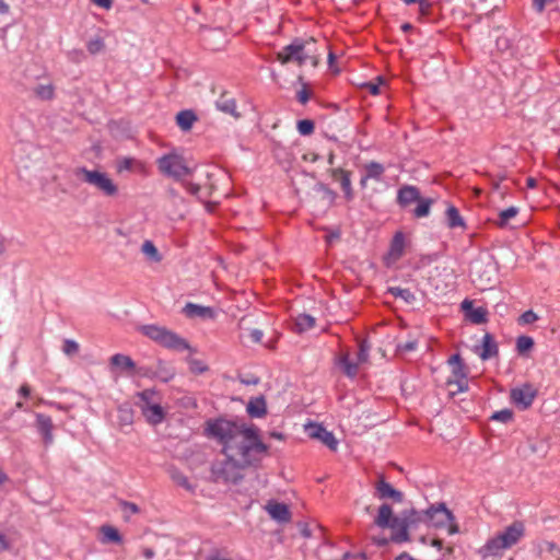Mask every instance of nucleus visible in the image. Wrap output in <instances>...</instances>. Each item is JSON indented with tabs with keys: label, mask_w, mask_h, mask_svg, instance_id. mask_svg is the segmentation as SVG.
Instances as JSON below:
<instances>
[{
	"label": "nucleus",
	"mask_w": 560,
	"mask_h": 560,
	"mask_svg": "<svg viewBox=\"0 0 560 560\" xmlns=\"http://www.w3.org/2000/svg\"><path fill=\"white\" fill-rule=\"evenodd\" d=\"M513 418V412L509 409L497 411L492 415L491 419L503 423L510 422Z\"/></svg>",
	"instance_id": "a19ab883"
},
{
	"label": "nucleus",
	"mask_w": 560,
	"mask_h": 560,
	"mask_svg": "<svg viewBox=\"0 0 560 560\" xmlns=\"http://www.w3.org/2000/svg\"><path fill=\"white\" fill-rule=\"evenodd\" d=\"M396 560H415V559L410 555L405 552V553L399 555L396 558Z\"/></svg>",
	"instance_id": "774afa93"
},
{
	"label": "nucleus",
	"mask_w": 560,
	"mask_h": 560,
	"mask_svg": "<svg viewBox=\"0 0 560 560\" xmlns=\"http://www.w3.org/2000/svg\"><path fill=\"white\" fill-rule=\"evenodd\" d=\"M266 510L269 513V515L278 522L290 521V517H291L290 511H289L288 506L283 503H277V502L269 503L266 506Z\"/></svg>",
	"instance_id": "aec40b11"
},
{
	"label": "nucleus",
	"mask_w": 560,
	"mask_h": 560,
	"mask_svg": "<svg viewBox=\"0 0 560 560\" xmlns=\"http://www.w3.org/2000/svg\"><path fill=\"white\" fill-rule=\"evenodd\" d=\"M453 377H454V382L458 385L459 390H464V386L467 385V381H466L467 374L465 372L464 364L454 366Z\"/></svg>",
	"instance_id": "f704fd0d"
},
{
	"label": "nucleus",
	"mask_w": 560,
	"mask_h": 560,
	"mask_svg": "<svg viewBox=\"0 0 560 560\" xmlns=\"http://www.w3.org/2000/svg\"><path fill=\"white\" fill-rule=\"evenodd\" d=\"M298 100H299V102L301 104H305L310 100L308 92L305 89L299 91L298 92Z\"/></svg>",
	"instance_id": "bf43d9fd"
},
{
	"label": "nucleus",
	"mask_w": 560,
	"mask_h": 560,
	"mask_svg": "<svg viewBox=\"0 0 560 560\" xmlns=\"http://www.w3.org/2000/svg\"><path fill=\"white\" fill-rule=\"evenodd\" d=\"M315 326V318L307 314H300L295 318V327L299 332L308 330Z\"/></svg>",
	"instance_id": "473e14b6"
},
{
	"label": "nucleus",
	"mask_w": 560,
	"mask_h": 560,
	"mask_svg": "<svg viewBox=\"0 0 560 560\" xmlns=\"http://www.w3.org/2000/svg\"><path fill=\"white\" fill-rule=\"evenodd\" d=\"M338 364L342 369L343 373L349 377H354L358 374L359 362L353 363L349 360L348 354H343L339 358Z\"/></svg>",
	"instance_id": "2f4dec72"
},
{
	"label": "nucleus",
	"mask_w": 560,
	"mask_h": 560,
	"mask_svg": "<svg viewBox=\"0 0 560 560\" xmlns=\"http://www.w3.org/2000/svg\"><path fill=\"white\" fill-rule=\"evenodd\" d=\"M299 528H300V534L304 537V538H310L312 537L313 533H312V529L310 527L308 524H305V523H300L299 524Z\"/></svg>",
	"instance_id": "5fc2aeb1"
},
{
	"label": "nucleus",
	"mask_w": 560,
	"mask_h": 560,
	"mask_svg": "<svg viewBox=\"0 0 560 560\" xmlns=\"http://www.w3.org/2000/svg\"><path fill=\"white\" fill-rule=\"evenodd\" d=\"M249 336L253 342L258 343L261 341L264 334L259 329H252Z\"/></svg>",
	"instance_id": "6e6d98bb"
},
{
	"label": "nucleus",
	"mask_w": 560,
	"mask_h": 560,
	"mask_svg": "<svg viewBox=\"0 0 560 560\" xmlns=\"http://www.w3.org/2000/svg\"><path fill=\"white\" fill-rule=\"evenodd\" d=\"M246 409L250 417L260 418L266 415V401L262 397L253 398Z\"/></svg>",
	"instance_id": "cd10ccee"
},
{
	"label": "nucleus",
	"mask_w": 560,
	"mask_h": 560,
	"mask_svg": "<svg viewBox=\"0 0 560 560\" xmlns=\"http://www.w3.org/2000/svg\"><path fill=\"white\" fill-rule=\"evenodd\" d=\"M36 427H37L38 432L42 434L45 444H50L54 440V435H52L54 424H52L51 418L46 415H43V413H37L36 415Z\"/></svg>",
	"instance_id": "dca6fc26"
},
{
	"label": "nucleus",
	"mask_w": 560,
	"mask_h": 560,
	"mask_svg": "<svg viewBox=\"0 0 560 560\" xmlns=\"http://www.w3.org/2000/svg\"><path fill=\"white\" fill-rule=\"evenodd\" d=\"M369 346H366L365 342H361L360 343V350H359V353H358V362L359 363H362V362H365L368 360V357H369Z\"/></svg>",
	"instance_id": "de8ad7c7"
},
{
	"label": "nucleus",
	"mask_w": 560,
	"mask_h": 560,
	"mask_svg": "<svg viewBox=\"0 0 560 560\" xmlns=\"http://www.w3.org/2000/svg\"><path fill=\"white\" fill-rule=\"evenodd\" d=\"M55 85L50 82L39 83L33 88V94L42 101H51L55 97Z\"/></svg>",
	"instance_id": "393cba45"
},
{
	"label": "nucleus",
	"mask_w": 560,
	"mask_h": 560,
	"mask_svg": "<svg viewBox=\"0 0 560 560\" xmlns=\"http://www.w3.org/2000/svg\"><path fill=\"white\" fill-rule=\"evenodd\" d=\"M432 205V199H421L418 200V206L416 207L413 214L417 218L427 217L430 213V208Z\"/></svg>",
	"instance_id": "c9c22d12"
},
{
	"label": "nucleus",
	"mask_w": 560,
	"mask_h": 560,
	"mask_svg": "<svg viewBox=\"0 0 560 560\" xmlns=\"http://www.w3.org/2000/svg\"><path fill=\"white\" fill-rule=\"evenodd\" d=\"M537 319L538 316L536 313H534L533 311H526L521 315L518 322L520 324L528 325L535 323Z\"/></svg>",
	"instance_id": "c03bdc74"
},
{
	"label": "nucleus",
	"mask_w": 560,
	"mask_h": 560,
	"mask_svg": "<svg viewBox=\"0 0 560 560\" xmlns=\"http://www.w3.org/2000/svg\"><path fill=\"white\" fill-rule=\"evenodd\" d=\"M462 308L466 311V315L474 324H483L487 322L488 312L485 307H474L472 302L465 300L462 302Z\"/></svg>",
	"instance_id": "a211bd4d"
},
{
	"label": "nucleus",
	"mask_w": 560,
	"mask_h": 560,
	"mask_svg": "<svg viewBox=\"0 0 560 560\" xmlns=\"http://www.w3.org/2000/svg\"><path fill=\"white\" fill-rule=\"evenodd\" d=\"M116 172L121 174L124 172L145 173L144 162L130 156L119 158L116 161Z\"/></svg>",
	"instance_id": "4468645a"
},
{
	"label": "nucleus",
	"mask_w": 560,
	"mask_h": 560,
	"mask_svg": "<svg viewBox=\"0 0 560 560\" xmlns=\"http://www.w3.org/2000/svg\"><path fill=\"white\" fill-rule=\"evenodd\" d=\"M140 399L139 407L145 420L153 425L160 424L164 418L165 412L160 404L158 393L153 389H145L138 393Z\"/></svg>",
	"instance_id": "6e6552de"
},
{
	"label": "nucleus",
	"mask_w": 560,
	"mask_h": 560,
	"mask_svg": "<svg viewBox=\"0 0 560 560\" xmlns=\"http://www.w3.org/2000/svg\"><path fill=\"white\" fill-rule=\"evenodd\" d=\"M375 525L382 528H392L395 533L398 529V517L393 515V509L388 504H382L377 516L374 520Z\"/></svg>",
	"instance_id": "ddd939ff"
},
{
	"label": "nucleus",
	"mask_w": 560,
	"mask_h": 560,
	"mask_svg": "<svg viewBox=\"0 0 560 560\" xmlns=\"http://www.w3.org/2000/svg\"><path fill=\"white\" fill-rule=\"evenodd\" d=\"M380 499H393L395 502L402 501V493L396 490L390 483L381 478L375 486Z\"/></svg>",
	"instance_id": "f3484780"
},
{
	"label": "nucleus",
	"mask_w": 560,
	"mask_h": 560,
	"mask_svg": "<svg viewBox=\"0 0 560 560\" xmlns=\"http://www.w3.org/2000/svg\"><path fill=\"white\" fill-rule=\"evenodd\" d=\"M552 2L553 0H533V7L537 12H542L546 5Z\"/></svg>",
	"instance_id": "603ef678"
},
{
	"label": "nucleus",
	"mask_w": 560,
	"mask_h": 560,
	"mask_svg": "<svg viewBox=\"0 0 560 560\" xmlns=\"http://www.w3.org/2000/svg\"><path fill=\"white\" fill-rule=\"evenodd\" d=\"M431 546H432V547H435V548H438V549H442V547H443V540H442V539H439V538H434V539H432V541H431Z\"/></svg>",
	"instance_id": "338daca9"
},
{
	"label": "nucleus",
	"mask_w": 560,
	"mask_h": 560,
	"mask_svg": "<svg viewBox=\"0 0 560 560\" xmlns=\"http://www.w3.org/2000/svg\"><path fill=\"white\" fill-rule=\"evenodd\" d=\"M406 246V238L402 232L395 233L389 250L385 257V262L387 266H390L395 264L397 260H399L405 252Z\"/></svg>",
	"instance_id": "f8f14e48"
},
{
	"label": "nucleus",
	"mask_w": 560,
	"mask_h": 560,
	"mask_svg": "<svg viewBox=\"0 0 560 560\" xmlns=\"http://www.w3.org/2000/svg\"><path fill=\"white\" fill-rule=\"evenodd\" d=\"M142 553H143V557L147 559H152L155 555L154 550L151 548H144Z\"/></svg>",
	"instance_id": "0e129e2a"
},
{
	"label": "nucleus",
	"mask_w": 560,
	"mask_h": 560,
	"mask_svg": "<svg viewBox=\"0 0 560 560\" xmlns=\"http://www.w3.org/2000/svg\"><path fill=\"white\" fill-rule=\"evenodd\" d=\"M173 480L177 485H179V486H182V487H184L186 489H190L189 481H188V479L184 475H182V474H174L173 475Z\"/></svg>",
	"instance_id": "8fccbe9b"
},
{
	"label": "nucleus",
	"mask_w": 560,
	"mask_h": 560,
	"mask_svg": "<svg viewBox=\"0 0 560 560\" xmlns=\"http://www.w3.org/2000/svg\"><path fill=\"white\" fill-rule=\"evenodd\" d=\"M339 237H340V233L337 231V232H332L329 235H327L326 240H327L328 243H331L335 240H338Z\"/></svg>",
	"instance_id": "69168bd1"
},
{
	"label": "nucleus",
	"mask_w": 560,
	"mask_h": 560,
	"mask_svg": "<svg viewBox=\"0 0 560 560\" xmlns=\"http://www.w3.org/2000/svg\"><path fill=\"white\" fill-rule=\"evenodd\" d=\"M446 219H447V225L451 229H455V228L465 229L466 228L463 217L459 214V211L453 206L447 208Z\"/></svg>",
	"instance_id": "c756f323"
},
{
	"label": "nucleus",
	"mask_w": 560,
	"mask_h": 560,
	"mask_svg": "<svg viewBox=\"0 0 560 560\" xmlns=\"http://www.w3.org/2000/svg\"><path fill=\"white\" fill-rule=\"evenodd\" d=\"M304 431L308 438H311L313 440L320 441L329 450H331V451L337 450L338 441L336 440L335 435L332 434V432L327 431L322 424L307 423L304 427Z\"/></svg>",
	"instance_id": "9d476101"
},
{
	"label": "nucleus",
	"mask_w": 560,
	"mask_h": 560,
	"mask_svg": "<svg viewBox=\"0 0 560 560\" xmlns=\"http://www.w3.org/2000/svg\"><path fill=\"white\" fill-rule=\"evenodd\" d=\"M105 45L101 37L92 38L88 42L86 48L90 54L96 55L104 49Z\"/></svg>",
	"instance_id": "4c0bfd02"
},
{
	"label": "nucleus",
	"mask_w": 560,
	"mask_h": 560,
	"mask_svg": "<svg viewBox=\"0 0 560 560\" xmlns=\"http://www.w3.org/2000/svg\"><path fill=\"white\" fill-rule=\"evenodd\" d=\"M397 199L401 206H408L420 200V194L415 186H404L399 189Z\"/></svg>",
	"instance_id": "5701e85b"
},
{
	"label": "nucleus",
	"mask_w": 560,
	"mask_h": 560,
	"mask_svg": "<svg viewBox=\"0 0 560 560\" xmlns=\"http://www.w3.org/2000/svg\"><path fill=\"white\" fill-rule=\"evenodd\" d=\"M518 213L517 207H510L508 209H504L499 212L498 219L494 221V224L500 228L504 229L509 225L510 220L514 219Z\"/></svg>",
	"instance_id": "c85d7f7f"
},
{
	"label": "nucleus",
	"mask_w": 560,
	"mask_h": 560,
	"mask_svg": "<svg viewBox=\"0 0 560 560\" xmlns=\"http://www.w3.org/2000/svg\"><path fill=\"white\" fill-rule=\"evenodd\" d=\"M384 83V80L382 78H377L376 82H369L365 84V88L372 95H378L380 94V85Z\"/></svg>",
	"instance_id": "49530a36"
},
{
	"label": "nucleus",
	"mask_w": 560,
	"mask_h": 560,
	"mask_svg": "<svg viewBox=\"0 0 560 560\" xmlns=\"http://www.w3.org/2000/svg\"><path fill=\"white\" fill-rule=\"evenodd\" d=\"M80 346L75 340L66 339L63 341L62 351L66 355L72 357L79 352Z\"/></svg>",
	"instance_id": "58836bf2"
},
{
	"label": "nucleus",
	"mask_w": 560,
	"mask_h": 560,
	"mask_svg": "<svg viewBox=\"0 0 560 560\" xmlns=\"http://www.w3.org/2000/svg\"><path fill=\"white\" fill-rule=\"evenodd\" d=\"M11 549V542L9 538L0 532V552L8 551Z\"/></svg>",
	"instance_id": "3c124183"
},
{
	"label": "nucleus",
	"mask_w": 560,
	"mask_h": 560,
	"mask_svg": "<svg viewBox=\"0 0 560 560\" xmlns=\"http://www.w3.org/2000/svg\"><path fill=\"white\" fill-rule=\"evenodd\" d=\"M424 522L429 527L435 529L446 528L448 535H455L459 532L454 514L444 503L430 506L424 511Z\"/></svg>",
	"instance_id": "0eeeda50"
},
{
	"label": "nucleus",
	"mask_w": 560,
	"mask_h": 560,
	"mask_svg": "<svg viewBox=\"0 0 560 560\" xmlns=\"http://www.w3.org/2000/svg\"><path fill=\"white\" fill-rule=\"evenodd\" d=\"M184 313L187 317L212 318L214 315L211 307L201 306L194 303H187L184 307Z\"/></svg>",
	"instance_id": "4be33fe9"
},
{
	"label": "nucleus",
	"mask_w": 560,
	"mask_h": 560,
	"mask_svg": "<svg viewBox=\"0 0 560 560\" xmlns=\"http://www.w3.org/2000/svg\"><path fill=\"white\" fill-rule=\"evenodd\" d=\"M110 369H119L121 371H133L136 368L135 361L126 354L117 353L114 354L110 360Z\"/></svg>",
	"instance_id": "412c9836"
},
{
	"label": "nucleus",
	"mask_w": 560,
	"mask_h": 560,
	"mask_svg": "<svg viewBox=\"0 0 560 560\" xmlns=\"http://www.w3.org/2000/svg\"><path fill=\"white\" fill-rule=\"evenodd\" d=\"M100 530L102 534L101 541L103 544H107V542L121 544L122 542V537L116 527L110 526V525H103Z\"/></svg>",
	"instance_id": "a878e982"
},
{
	"label": "nucleus",
	"mask_w": 560,
	"mask_h": 560,
	"mask_svg": "<svg viewBox=\"0 0 560 560\" xmlns=\"http://www.w3.org/2000/svg\"><path fill=\"white\" fill-rule=\"evenodd\" d=\"M390 291L395 296H401L405 300H408V298L411 296L410 291L406 289L393 288Z\"/></svg>",
	"instance_id": "864d4df0"
},
{
	"label": "nucleus",
	"mask_w": 560,
	"mask_h": 560,
	"mask_svg": "<svg viewBox=\"0 0 560 560\" xmlns=\"http://www.w3.org/2000/svg\"><path fill=\"white\" fill-rule=\"evenodd\" d=\"M122 506H124L125 512L132 513V514H136L139 512V508L135 503L124 502Z\"/></svg>",
	"instance_id": "13d9d810"
},
{
	"label": "nucleus",
	"mask_w": 560,
	"mask_h": 560,
	"mask_svg": "<svg viewBox=\"0 0 560 560\" xmlns=\"http://www.w3.org/2000/svg\"><path fill=\"white\" fill-rule=\"evenodd\" d=\"M498 354V346L493 340L492 336L486 334L482 338L481 351L479 352V357L482 360H488Z\"/></svg>",
	"instance_id": "b1692460"
},
{
	"label": "nucleus",
	"mask_w": 560,
	"mask_h": 560,
	"mask_svg": "<svg viewBox=\"0 0 560 560\" xmlns=\"http://www.w3.org/2000/svg\"><path fill=\"white\" fill-rule=\"evenodd\" d=\"M140 332L164 348L175 351L189 349V345L184 338L166 327L144 325L140 327Z\"/></svg>",
	"instance_id": "39448f33"
},
{
	"label": "nucleus",
	"mask_w": 560,
	"mask_h": 560,
	"mask_svg": "<svg viewBox=\"0 0 560 560\" xmlns=\"http://www.w3.org/2000/svg\"><path fill=\"white\" fill-rule=\"evenodd\" d=\"M20 394L24 397H27L31 394V388L28 385L24 384L20 387Z\"/></svg>",
	"instance_id": "680f3d73"
},
{
	"label": "nucleus",
	"mask_w": 560,
	"mask_h": 560,
	"mask_svg": "<svg viewBox=\"0 0 560 560\" xmlns=\"http://www.w3.org/2000/svg\"><path fill=\"white\" fill-rule=\"evenodd\" d=\"M525 532V524L521 521H515L502 532L487 540V542L478 549V555L482 559L501 558L505 550L517 545L524 538Z\"/></svg>",
	"instance_id": "f03ea898"
},
{
	"label": "nucleus",
	"mask_w": 560,
	"mask_h": 560,
	"mask_svg": "<svg viewBox=\"0 0 560 560\" xmlns=\"http://www.w3.org/2000/svg\"><path fill=\"white\" fill-rule=\"evenodd\" d=\"M141 252L152 261H161V255L156 246L151 241H145L141 246Z\"/></svg>",
	"instance_id": "72a5a7b5"
},
{
	"label": "nucleus",
	"mask_w": 560,
	"mask_h": 560,
	"mask_svg": "<svg viewBox=\"0 0 560 560\" xmlns=\"http://www.w3.org/2000/svg\"><path fill=\"white\" fill-rule=\"evenodd\" d=\"M217 107L226 114L232 115L235 118L240 117V114L236 112V102L234 98L222 96L217 102Z\"/></svg>",
	"instance_id": "7c9ffc66"
},
{
	"label": "nucleus",
	"mask_w": 560,
	"mask_h": 560,
	"mask_svg": "<svg viewBox=\"0 0 560 560\" xmlns=\"http://www.w3.org/2000/svg\"><path fill=\"white\" fill-rule=\"evenodd\" d=\"M417 3L419 4V11L422 15H427L430 13L432 7L430 0H419Z\"/></svg>",
	"instance_id": "09e8293b"
},
{
	"label": "nucleus",
	"mask_w": 560,
	"mask_h": 560,
	"mask_svg": "<svg viewBox=\"0 0 560 560\" xmlns=\"http://www.w3.org/2000/svg\"><path fill=\"white\" fill-rule=\"evenodd\" d=\"M544 550L548 551L555 558H560V548L552 541L544 542Z\"/></svg>",
	"instance_id": "a18cd8bd"
},
{
	"label": "nucleus",
	"mask_w": 560,
	"mask_h": 560,
	"mask_svg": "<svg viewBox=\"0 0 560 560\" xmlns=\"http://www.w3.org/2000/svg\"><path fill=\"white\" fill-rule=\"evenodd\" d=\"M298 131L302 135V136H310L314 132V122L310 119H303V120H300L298 121Z\"/></svg>",
	"instance_id": "ea45409f"
},
{
	"label": "nucleus",
	"mask_w": 560,
	"mask_h": 560,
	"mask_svg": "<svg viewBox=\"0 0 560 560\" xmlns=\"http://www.w3.org/2000/svg\"><path fill=\"white\" fill-rule=\"evenodd\" d=\"M188 363L190 371L195 374H201L208 370V366L200 360L190 359Z\"/></svg>",
	"instance_id": "79ce46f5"
},
{
	"label": "nucleus",
	"mask_w": 560,
	"mask_h": 560,
	"mask_svg": "<svg viewBox=\"0 0 560 560\" xmlns=\"http://www.w3.org/2000/svg\"><path fill=\"white\" fill-rule=\"evenodd\" d=\"M351 173L349 171H346L343 168H332L331 170V177L334 180L340 183L341 189L345 194V198L347 200H352L353 198V190L351 186Z\"/></svg>",
	"instance_id": "2eb2a0df"
},
{
	"label": "nucleus",
	"mask_w": 560,
	"mask_h": 560,
	"mask_svg": "<svg viewBox=\"0 0 560 560\" xmlns=\"http://www.w3.org/2000/svg\"><path fill=\"white\" fill-rule=\"evenodd\" d=\"M206 432L222 445L223 459L215 460L211 472L217 481L236 482L242 470L260 462L268 454V445L259 438L255 425L224 419L209 421Z\"/></svg>",
	"instance_id": "f257e3e1"
},
{
	"label": "nucleus",
	"mask_w": 560,
	"mask_h": 560,
	"mask_svg": "<svg viewBox=\"0 0 560 560\" xmlns=\"http://www.w3.org/2000/svg\"><path fill=\"white\" fill-rule=\"evenodd\" d=\"M92 2L105 10H109L113 7V0H92Z\"/></svg>",
	"instance_id": "4d7b16f0"
},
{
	"label": "nucleus",
	"mask_w": 560,
	"mask_h": 560,
	"mask_svg": "<svg viewBox=\"0 0 560 560\" xmlns=\"http://www.w3.org/2000/svg\"><path fill=\"white\" fill-rule=\"evenodd\" d=\"M450 363L453 364L454 366H457L459 364H463L462 362V359L459 357V354H454L453 357H451L450 359Z\"/></svg>",
	"instance_id": "052dcab7"
},
{
	"label": "nucleus",
	"mask_w": 560,
	"mask_h": 560,
	"mask_svg": "<svg viewBox=\"0 0 560 560\" xmlns=\"http://www.w3.org/2000/svg\"><path fill=\"white\" fill-rule=\"evenodd\" d=\"M74 176L81 182L92 186L105 197L114 198L119 194V187L110 175L100 170H89L84 166L73 171Z\"/></svg>",
	"instance_id": "20e7f679"
},
{
	"label": "nucleus",
	"mask_w": 560,
	"mask_h": 560,
	"mask_svg": "<svg viewBox=\"0 0 560 560\" xmlns=\"http://www.w3.org/2000/svg\"><path fill=\"white\" fill-rule=\"evenodd\" d=\"M364 175L361 177L360 185L362 188H365L369 179L381 180L385 168L381 163L377 162H369L364 165Z\"/></svg>",
	"instance_id": "6ab92c4d"
},
{
	"label": "nucleus",
	"mask_w": 560,
	"mask_h": 560,
	"mask_svg": "<svg viewBox=\"0 0 560 560\" xmlns=\"http://www.w3.org/2000/svg\"><path fill=\"white\" fill-rule=\"evenodd\" d=\"M161 174L175 180H182L192 173L185 158L176 151H171L156 160Z\"/></svg>",
	"instance_id": "423d86ee"
},
{
	"label": "nucleus",
	"mask_w": 560,
	"mask_h": 560,
	"mask_svg": "<svg viewBox=\"0 0 560 560\" xmlns=\"http://www.w3.org/2000/svg\"><path fill=\"white\" fill-rule=\"evenodd\" d=\"M420 522H424V512L421 513L416 510L405 512L401 517H398V529L392 539L398 542L407 541L409 539L408 530Z\"/></svg>",
	"instance_id": "1a4fd4ad"
},
{
	"label": "nucleus",
	"mask_w": 560,
	"mask_h": 560,
	"mask_svg": "<svg viewBox=\"0 0 560 560\" xmlns=\"http://www.w3.org/2000/svg\"><path fill=\"white\" fill-rule=\"evenodd\" d=\"M536 395L537 390L533 387V385L523 384L520 387L513 388L510 396L514 405L521 409H527L532 406Z\"/></svg>",
	"instance_id": "9b49d317"
},
{
	"label": "nucleus",
	"mask_w": 560,
	"mask_h": 560,
	"mask_svg": "<svg viewBox=\"0 0 560 560\" xmlns=\"http://www.w3.org/2000/svg\"><path fill=\"white\" fill-rule=\"evenodd\" d=\"M9 10V4L4 0H0V14H7Z\"/></svg>",
	"instance_id": "e2e57ef3"
},
{
	"label": "nucleus",
	"mask_w": 560,
	"mask_h": 560,
	"mask_svg": "<svg viewBox=\"0 0 560 560\" xmlns=\"http://www.w3.org/2000/svg\"><path fill=\"white\" fill-rule=\"evenodd\" d=\"M196 120L197 116L192 110H182L176 115V122L183 131L190 130Z\"/></svg>",
	"instance_id": "bb28decb"
},
{
	"label": "nucleus",
	"mask_w": 560,
	"mask_h": 560,
	"mask_svg": "<svg viewBox=\"0 0 560 560\" xmlns=\"http://www.w3.org/2000/svg\"><path fill=\"white\" fill-rule=\"evenodd\" d=\"M417 343H418L417 339H411L406 342H400L397 345V351L399 353H407V352L413 351L417 348Z\"/></svg>",
	"instance_id": "37998d69"
},
{
	"label": "nucleus",
	"mask_w": 560,
	"mask_h": 560,
	"mask_svg": "<svg viewBox=\"0 0 560 560\" xmlns=\"http://www.w3.org/2000/svg\"><path fill=\"white\" fill-rule=\"evenodd\" d=\"M534 346V340L532 337L521 336L516 340V349L520 353H525L529 351Z\"/></svg>",
	"instance_id": "e433bc0d"
},
{
	"label": "nucleus",
	"mask_w": 560,
	"mask_h": 560,
	"mask_svg": "<svg viewBox=\"0 0 560 560\" xmlns=\"http://www.w3.org/2000/svg\"><path fill=\"white\" fill-rule=\"evenodd\" d=\"M277 60L282 65L293 62L302 67L311 63L316 67L319 61L316 40L314 38L295 39L277 52Z\"/></svg>",
	"instance_id": "7ed1b4c3"
}]
</instances>
